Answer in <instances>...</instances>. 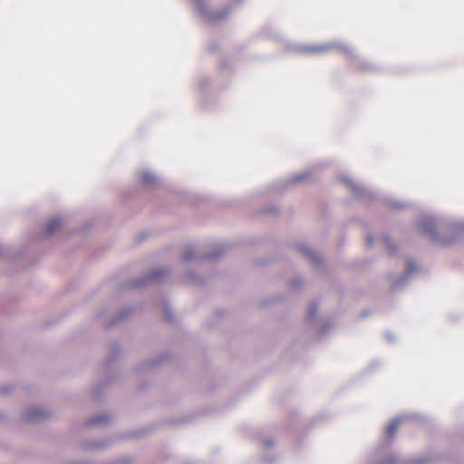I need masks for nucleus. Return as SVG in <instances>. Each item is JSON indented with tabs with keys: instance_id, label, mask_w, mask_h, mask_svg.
Segmentation results:
<instances>
[{
	"instance_id": "f257e3e1",
	"label": "nucleus",
	"mask_w": 464,
	"mask_h": 464,
	"mask_svg": "<svg viewBox=\"0 0 464 464\" xmlns=\"http://www.w3.org/2000/svg\"><path fill=\"white\" fill-rule=\"evenodd\" d=\"M420 233L440 246L447 247L458 243L464 234V220L434 215H420L416 221Z\"/></svg>"
},
{
	"instance_id": "f03ea898",
	"label": "nucleus",
	"mask_w": 464,
	"mask_h": 464,
	"mask_svg": "<svg viewBox=\"0 0 464 464\" xmlns=\"http://www.w3.org/2000/svg\"><path fill=\"white\" fill-rule=\"evenodd\" d=\"M435 461V459L422 455L401 457L387 440H382L365 456V464H434Z\"/></svg>"
},
{
	"instance_id": "7ed1b4c3",
	"label": "nucleus",
	"mask_w": 464,
	"mask_h": 464,
	"mask_svg": "<svg viewBox=\"0 0 464 464\" xmlns=\"http://www.w3.org/2000/svg\"><path fill=\"white\" fill-rule=\"evenodd\" d=\"M260 37H271L276 42L282 43L287 49H292L297 53L305 54H314L324 53L330 50L333 47H338L343 53H344L349 58L355 59L356 55L353 49L343 43H332L321 45H292L286 39L284 38L277 31H276L272 24H268L265 25L259 32Z\"/></svg>"
},
{
	"instance_id": "20e7f679",
	"label": "nucleus",
	"mask_w": 464,
	"mask_h": 464,
	"mask_svg": "<svg viewBox=\"0 0 464 464\" xmlns=\"http://www.w3.org/2000/svg\"><path fill=\"white\" fill-rule=\"evenodd\" d=\"M244 0H234L219 10L212 11L207 5L206 0H192L193 6L198 14L210 24H216L226 19L234 10L237 5Z\"/></svg>"
},
{
	"instance_id": "39448f33",
	"label": "nucleus",
	"mask_w": 464,
	"mask_h": 464,
	"mask_svg": "<svg viewBox=\"0 0 464 464\" xmlns=\"http://www.w3.org/2000/svg\"><path fill=\"white\" fill-rule=\"evenodd\" d=\"M171 273L170 268L158 267L154 268L148 273L131 279L125 280L120 285V290L125 289H137L141 286L147 285L150 283H162L164 278Z\"/></svg>"
},
{
	"instance_id": "423d86ee",
	"label": "nucleus",
	"mask_w": 464,
	"mask_h": 464,
	"mask_svg": "<svg viewBox=\"0 0 464 464\" xmlns=\"http://www.w3.org/2000/svg\"><path fill=\"white\" fill-rule=\"evenodd\" d=\"M338 179L349 188L351 194L356 200L368 204L378 198L376 191L372 188L356 183L348 176H340Z\"/></svg>"
},
{
	"instance_id": "0eeeda50",
	"label": "nucleus",
	"mask_w": 464,
	"mask_h": 464,
	"mask_svg": "<svg viewBox=\"0 0 464 464\" xmlns=\"http://www.w3.org/2000/svg\"><path fill=\"white\" fill-rule=\"evenodd\" d=\"M314 172H315L314 169H309L302 173L295 174L289 179H278V180L273 182L272 184H270L265 192L266 193H273V192H282V191L288 190L292 188V186H294L295 184H299V183L308 179L309 178H311Z\"/></svg>"
},
{
	"instance_id": "6e6552de",
	"label": "nucleus",
	"mask_w": 464,
	"mask_h": 464,
	"mask_svg": "<svg viewBox=\"0 0 464 464\" xmlns=\"http://www.w3.org/2000/svg\"><path fill=\"white\" fill-rule=\"evenodd\" d=\"M406 266L402 275L396 276L392 274H389V279L391 281L392 290L393 292L402 289L410 282L411 276L417 271V264L414 258L407 256L405 258Z\"/></svg>"
},
{
	"instance_id": "1a4fd4ad",
	"label": "nucleus",
	"mask_w": 464,
	"mask_h": 464,
	"mask_svg": "<svg viewBox=\"0 0 464 464\" xmlns=\"http://www.w3.org/2000/svg\"><path fill=\"white\" fill-rule=\"evenodd\" d=\"M212 90V79L207 75H200L197 81V92L199 97V105L205 111H210L208 98Z\"/></svg>"
},
{
	"instance_id": "9d476101",
	"label": "nucleus",
	"mask_w": 464,
	"mask_h": 464,
	"mask_svg": "<svg viewBox=\"0 0 464 464\" xmlns=\"http://www.w3.org/2000/svg\"><path fill=\"white\" fill-rule=\"evenodd\" d=\"M227 251V246L224 245H219L216 246L211 251L205 254H195L192 248H188L183 255V261L189 262L192 260H218Z\"/></svg>"
},
{
	"instance_id": "9b49d317",
	"label": "nucleus",
	"mask_w": 464,
	"mask_h": 464,
	"mask_svg": "<svg viewBox=\"0 0 464 464\" xmlns=\"http://www.w3.org/2000/svg\"><path fill=\"white\" fill-rule=\"evenodd\" d=\"M169 358V354L168 353H162L159 354L158 356L146 360L142 362H140L139 365L136 366L135 372L137 373H149L151 371L155 370L157 367H159L162 362Z\"/></svg>"
},
{
	"instance_id": "f8f14e48",
	"label": "nucleus",
	"mask_w": 464,
	"mask_h": 464,
	"mask_svg": "<svg viewBox=\"0 0 464 464\" xmlns=\"http://www.w3.org/2000/svg\"><path fill=\"white\" fill-rule=\"evenodd\" d=\"M295 249L301 253L314 267H320L324 264V258L322 255L307 245L299 243L295 245Z\"/></svg>"
},
{
	"instance_id": "ddd939ff",
	"label": "nucleus",
	"mask_w": 464,
	"mask_h": 464,
	"mask_svg": "<svg viewBox=\"0 0 464 464\" xmlns=\"http://www.w3.org/2000/svg\"><path fill=\"white\" fill-rule=\"evenodd\" d=\"M50 416L49 412L40 407H28L22 414V420L27 423L40 422Z\"/></svg>"
},
{
	"instance_id": "4468645a",
	"label": "nucleus",
	"mask_w": 464,
	"mask_h": 464,
	"mask_svg": "<svg viewBox=\"0 0 464 464\" xmlns=\"http://www.w3.org/2000/svg\"><path fill=\"white\" fill-rule=\"evenodd\" d=\"M114 382L115 379L113 377L108 376L93 386L92 393L96 401H101L103 399L106 388Z\"/></svg>"
},
{
	"instance_id": "2eb2a0df",
	"label": "nucleus",
	"mask_w": 464,
	"mask_h": 464,
	"mask_svg": "<svg viewBox=\"0 0 464 464\" xmlns=\"http://www.w3.org/2000/svg\"><path fill=\"white\" fill-rule=\"evenodd\" d=\"M132 312V308L130 306L123 307L117 314H115L110 321L106 322L105 327L107 329L113 328L124 322L126 318L130 316Z\"/></svg>"
},
{
	"instance_id": "dca6fc26",
	"label": "nucleus",
	"mask_w": 464,
	"mask_h": 464,
	"mask_svg": "<svg viewBox=\"0 0 464 464\" xmlns=\"http://www.w3.org/2000/svg\"><path fill=\"white\" fill-rule=\"evenodd\" d=\"M25 247H2L0 246V255L12 262L19 260L25 255Z\"/></svg>"
},
{
	"instance_id": "f3484780",
	"label": "nucleus",
	"mask_w": 464,
	"mask_h": 464,
	"mask_svg": "<svg viewBox=\"0 0 464 464\" xmlns=\"http://www.w3.org/2000/svg\"><path fill=\"white\" fill-rule=\"evenodd\" d=\"M110 355L105 359L104 364L106 368H110L116 359L120 356L121 346L118 341H112L108 345Z\"/></svg>"
},
{
	"instance_id": "a211bd4d",
	"label": "nucleus",
	"mask_w": 464,
	"mask_h": 464,
	"mask_svg": "<svg viewBox=\"0 0 464 464\" xmlns=\"http://www.w3.org/2000/svg\"><path fill=\"white\" fill-rule=\"evenodd\" d=\"M139 182L141 185H153L160 182V178L149 169H144L140 173Z\"/></svg>"
},
{
	"instance_id": "6ab92c4d",
	"label": "nucleus",
	"mask_w": 464,
	"mask_h": 464,
	"mask_svg": "<svg viewBox=\"0 0 464 464\" xmlns=\"http://www.w3.org/2000/svg\"><path fill=\"white\" fill-rule=\"evenodd\" d=\"M110 444L105 440H85L82 443V448L85 450H102Z\"/></svg>"
},
{
	"instance_id": "aec40b11",
	"label": "nucleus",
	"mask_w": 464,
	"mask_h": 464,
	"mask_svg": "<svg viewBox=\"0 0 464 464\" xmlns=\"http://www.w3.org/2000/svg\"><path fill=\"white\" fill-rule=\"evenodd\" d=\"M63 224V220L60 217H56L49 220L45 226V228L44 230V237H50L53 235L61 227Z\"/></svg>"
},
{
	"instance_id": "412c9836",
	"label": "nucleus",
	"mask_w": 464,
	"mask_h": 464,
	"mask_svg": "<svg viewBox=\"0 0 464 464\" xmlns=\"http://www.w3.org/2000/svg\"><path fill=\"white\" fill-rule=\"evenodd\" d=\"M399 418L401 419V422L416 421L420 423H426L429 420L427 416L417 412H406L401 415H399Z\"/></svg>"
},
{
	"instance_id": "4be33fe9",
	"label": "nucleus",
	"mask_w": 464,
	"mask_h": 464,
	"mask_svg": "<svg viewBox=\"0 0 464 464\" xmlns=\"http://www.w3.org/2000/svg\"><path fill=\"white\" fill-rule=\"evenodd\" d=\"M111 421V416L108 414H97L85 420L86 427H92L101 423H107Z\"/></svg>"
},
{
	"instance_id": "5701e85b",
	"label": "nucleus",
	"mask_w": 464,
	"mask_h": 464,
	"mask_svg": "<svg viewBox=\"0 0 464 464\" xmlns=\"http://www.w3.org/2000/svg\"><path fill=\"white\" fill-rule=\"evenodd\" d=\"M383 203L390 208L395 210H401L411 207L410 204L400 201L394 198H383Z\"/></svg>"
},
{
	"instance_id": "b1692460",
	"label": "nucleus",
	"mask_w": 464,
	"mask_h": 464,
	"mask_svg": "<svg viewBox=\"0 0 464 464\" xmlns=\"http://www.w3.org/2000/svg\"><path fill=\"white\" fill-rule=\"evenodd\" d=\"M318 309H319V302L317 300H314L309 304L307 315L305 318L306 324H309L311 321H313L315 318V316L318 313Z\"/></svg>"
},
{
	"instance_id": "393cba45",
	"label": "nucleus",
	"mask_w": 464,
	"mask_h": 464,
	"mask_svg": "<svg viewBox=\"0 0 464 464\" xmlns=\"http://www.w3.org/2000/svg\"><path fill=\"white\" fill-rule=\"evenodd\" d=\"M400 423H401V419H400L399 416H397L386 427V429H385V435L387 437V439H386L387 440H390L389 439L393 438V436L395 434V431L397 430V427L399 426Z\"/></svg>"
},
{
	"instance_id": "a878e982",
	"label": "nucleus",
	"mask_w": 464,
	"mask_h": 464,
	"mask_svg": "<svg viewBox=\"0 0 464 464\" xmlns=\"http://www.w3.org/2000/svg\"><path fill=\"white\" fill-rule=\"evenodd\" d=\"M382 240L385 246L387 247V249L389 250L390 256H392L395 255L396 252L398 251V246L394 242H392L391 237L388 234H384L382 236Z\"/></svg>"
},
{
	"instance_id": "bb28decb",
	"label": "nucleus",
	"mask_w": 464,
	"mask_h": 464,
	"mask_svg": "<svg viewBox=\"0 0 464 464\" xmlns=\"http://www.w3.org/2000/svg\"><path fill=\"white\" fill-rule=\"evenodd\" d=\"M186 276L195 285H204L206 284V279L193 271L187 272Z\"/></svg>"
},
{
	"instance_id": "cd10ccee",
	"label": "nucleus",
	"mask_w": 464,
	"mask_h": 464,
	"mask_svg": "<svg viewBox=\"0 0 464 464\" xmlns=\"http://www.w3.org/2000/svg\"><path fill=\"white\" fill-rule=\"evenodd\" d=\"M332 326H333V324L330 320H328V319L324 320L321 324L319 329L317 330V333H316L317 337L318 338L324 337L326 335L327 332L332 328Z\"/></svg>"
},
{
	"instance_id": "c85d7f7f",
	"label": "nucleus",
	"mask_w": 464,
	"mask_h": 464,
	"mask_svg": "<svg viewBox=\"0 0 464 464\" xmlns=\"http://www.w3.org/2000/svg\"><path fill=\"white\" fill-rule=\"evenodd\" d=\"M164 313H165L166 320L169 324H173L175 323V316L172 312L171 306L169 303H165V304H164Z\"/></svg>"
},
{
	"instance_id": "c756f323",
	"label": "nucleus",
	"mask_w": 464,
	"mask_h": 464,
	"mask_svg": "<svg viewBox=\"0 0 464 464\" xmlns=\"http://www.w3.org/2000/svg\"><path fill=\"white\" fill-rule=\"evenodd\" d=\"M289 285L292 289L299 290L303 285V280L301 277H295L289 281Z\"/></svg>"
},
{
	"instance_id": "7c9ffc66",
	"label": "nucleus",
	"mask_w": 464,
	"mask_h": 464,
	"mask_svg": "<svg viewBox=\"0 0 464 464\" xmlns=\"http://www.w3.org/2000/svg\"><path fill=\"white\" fill-rule=\"evenodd\" d=\"M265 450H272L276 447V440L273 438H266L263 440Z\"/></svg>"
},
{
	"instance_id": "2f4dec72",
	"label": "nucleus",
	"mask_w": 464,
	"mask_h": 464,
	"mask_svg": "<svg viewBox=\"0 0 464 464\" xmlns=\"http://www.w3.org/2000/svg\"><path fill=\"white\" fill-rule=\"evenodd\" d=\"M360 66L362 69L369 71V72H376L377 68L375 65L372 64L369 62L362 61L360 63Z\"/></svg>"
},
{
	"instance_id": "473e14b6",
	"label": "nucleus",
	"mask_w": 464,
	"mask_h": 464,
	"mask_svg": "<svg viewBox=\"0 0 464 464\" xmlns=\"http://www.w3.org/2000/svg\"><path fill=\"white\" fill-rule=\"evenodd\" d=\"M278 208L276 205L271 204L265 207L262 212L266 214L276 215L278 213Z\"/></svg>"
},
{
	"instance_id": "72a5a7b5",
	"label": "nucleus",
	"mask_w": 464,
	"mask_h": 464,
	"mask_svg": "<svg viewBox=\"0 0 464 464\" xmlns=\"http://www.w3.org/2000/svg\"><path fill=\"white\" fill-rule=\"evenodd\" d=\"M281 300H282V297L280 295H276L275 297H273L271 299L262 300L260 304L262 307H266L271 304H274V303L281 301Z\"/></svg>"
},
{
	"instance_id": "f704fd0d",
	"label": "nucleus",
	"mask_w": 464,
	"mask_h": 464,
	"mask_svg": "<svg viewBox=\"0 0 464 464\" xmlns=\"http://www.w3.org/2000/svg\"><path fill=\"white\" fill-rule=\"evenodd\" d=\"M219 48V44L217 41H211L208 44V50L210 52V53H215L218 50Z\"/></svg>"
},
{
	"instance_id": "c9c22d12",
	"label": "nucleus",
	"mask_w": 464,
	"mask_h": 464,
	"mask_svg": "<svg viewBox=\"0 0 464 464\" xmlns=\"http://www.w3.org/2000/svg\"><path fill=\"white\" fill-rule=\"evenodd\" d=\"M12 390H13V386L4 385V386L0 387V393L2 395H7L12 392Z\"/></svg>"
},
{
	"instance_id": "e433bc0d",
	"label": "nucleus",
	"mask_w": 464,
	"mask_h": 464,
	"mask_svg": "<svg viewBox=\"0 0 464 464\" xmlns=\"http://www.w3.org/2000/svg\"><path fill=\"white\" fill-rule=\"evenodd\" d=\"M264 461L266 463V464H275L276 462V459L277 458L276 457H269L267 455V453H265L264 454Z\"/></svg>"
},
{
	"instance_id": "4c0bfd02",
	"label": "nucleus",
	"mask_w": 464,
	"mask_h": 464,
	"mask_svg": "<svg viewBox=\"0 0 464 464\" xmlns=\"http://www.w3.org/2000/svg\"><path fill=\"white\" fill-rule=\"evenodd\" d=\"M219 68L222 72L226 71L227 69L229 68V63L227 62V60L224 59L222 60L220 63H219Z\"/></svg>"
},
{
	"instance_id": "58836bf2",
	"label": "nucleus",
	"mask_w": 464,
	"mask_h": 464,
	"mask_svg": "<svg viewBox=\"0 0 464 464\" xmlns=\"http://www.w3.org/2000/svg\"><path fill=\"white\" fill-rule=\"evenodd\" d=\"M373 243V237L371 234H367L365 237V244L367 247H372Z\"/></svg>"
},
{
	"instance_id": "ea45409f",
	"label": "nucleus",
	"mask_w": 464,
	"mask_h": 464,
	"mask_svg": "<svg viewBox=\"0 0 464 464\" xmlns=\"http://www.w3.org/2000/svg\"><path fill=\"white\" fill-rule=\"evenodd\" d=\"M384 336L389 343H394L395 336L391 332H385Z\"/></svg>"
},
{
	"instance_id": "a19ab883",
	"label": "nucleus",
	"mask_w": 464,
	"mask_h": 464,
	"mask_svg": "<svg viewBox=\"0 0 464 464\" xmlns=\"http://www.w3.org/2000/svg\"><path fill=\"white\" fill-rule=\"evenodd\" d=\"M226 314V310L223 308H218L215 310V316L221 317Z\"/></svg>"
},
{
	"instance_id": "79ce46f5",
	"label": "nucleus",
	"mask_w": 464,
	"mask_h": 464,
	"mask_svg": "<svg viewBox=\"0 0 464 464\" xmlns=\"http://www.w3.org/2000/svg\"><path fill=\"white\" fill-rule=\"evenodd\" d=\"M147 237V234L145 232H141L138 235L137 240L139 243L142 242Z\"/></svg>"
},
{
	"instance_id": "37998d69",
	"label": "nucleus",
	"mask_w": 464,
	"mask_h": 464,
	"mask_svg": "<svg viewBox=\"0 0 464 464\" xmlns=\"http://www.w3.org/2000/svg\"><path fill=\"white\" fill-rule=\"evenodd\" d=\"M322 418V415H318L316 416L310 423V427H313L314 426L318 421L319 420Z\"/></svg>"
},
{
	"instance_id": "c03bdc74",
	"label": "nucleus",
	"mask_w": 464,
	"mask_h": 464,
	"mask_svg": "<svg viewBox=\"0 0 464 464\" xmlns=\"http://www.w3.org/2000/svg\"><path fill=\"white\" fill-rule=\"evenodd\" d=\"M380 364L378 362H373L367 369L366 372L372 371L373 368L377 367Z\"/></svg>"
},
{
	"instance_id": "a18cd8bd",
	"label": "nucleus",
	"mask_w": 464,
	"mask_h": 464,
	"mask_svg": "<svg viewBox=\"0 0 464 464\" xmlns=\"http://www.w3.org/2000/svg\"><path fill=\"white\" fill-rule=\"evenodd\" d=\"M148 386V383L146 382H141L139 385L140 390H144Z\"/></svg>"
},
{
	"instance_id": "49530a36",
	"label": "nucleus",
	"mask_w": 464,
	"mask_h": 464,
	"mask_svg": "<svg viewBox=\"0 0 464 464\" xmlns=\"http://www.w3.org/2000/svg\"><path fill=\"white\" fill-rule=\"evenodd\" d=\"M370 314V312L368 310H364L361 313L360 316L361 317H366Z\"/></svg>"
},
{
	"instance_id": "de8ad7c7",
	"label": "nucleus",
	"mask_w": 464,
	"mask_h": 464,
	"mask_svg": "<svg viewBox=\"0 0 464 464\" xmlns=\"http://www.w3.org/2000/svg\"><path fill=\"white\" fill-rule=\"evenodd\" d=\"M206 324H207V326H208V328H214V327L216 326V324H212V323H210V322H207V323H206Z\"/></svg>"
},
{
	"instance_id": "09e8293b",
	"label": "nucleus",
	"mask_w": 464,
	"mask_h": 464,
	"mask_svg": "<svg viewBox=\"0 0 464 464\" xmlns=\"http://www.w3.org/2000/svg\"><path fill=\"white\" fill-rule=\"evenodd\" d=\"M91 229V227H85L82 228V233H87Z\"/></svg>"
},
{
	"instance_id": "8fccbe9b",
	"label": "nucleus",
	"mask_w": 464,
	"mask_h": 464,
	"mask_svg": "<svg viewBox=\"0 0 464 464\" xmlns=\"http://www.w3.org/2000/svg\"><path fill=\"white\" fill-rule=\"evenodd\" d=\"M102 315H103V311H102V312L98 314V317H100V318H101V317H102Z\"/></svg>"
},
{
	"instance_id": "3c124183",
	"label": "nucleus",
	"mask_w": 464,
	"mask_h": 464,
	"mask_svg": "<svg viewBox=\"0 0 464 464\" xmlns=\"http://www.w3.org/2000/svg\"><path fill=\"white\" fill-rule=\"evenodd\" d=\"M4 417L2 411H0V419H2Z\"/></svg>"
}]
</instances>
